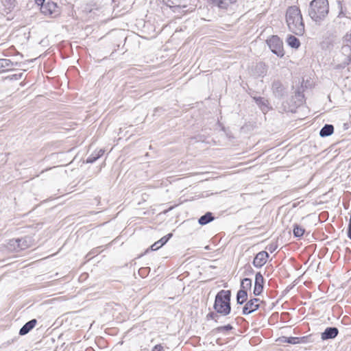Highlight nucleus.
<instances>
[{"label": "nucleus", "instance_id": "obj_31", "mask_svg": "<svg viewBox=\"0 0 351 351\" xmlns=\"http://www.w3.org/2000/svg\"><path fill=\"white\" fill-rule=\"evenodd\" d=\"M182 203H183V202H179L177 204H174L173 205L170 206L169 208H167V209L164 210L163 213H167L168 212H169L171 210H173L175 207L178 206V205H180V204H181Z\"/></svg>", "mask_w": 351, "mask_h": 351}, {"label": "nucleus", "instance_id": "obj_43", "mask_svg": "<svg viewBox=\"0 0 351 351\" xmlns=\"http://www.w3.org/2000/svg\"><path fill=\"white\" fill-rule=\"evenodd\" d=\"M186 201H188V199H186L185 200H184L183 202H186Z\"/></svg>", "mask_w": 351, "mask_h": 351}, {"label": "nucleus", "instance_id": "obj_38", "mask_svg": "<svg viewBox=\"0 0 351 351\" xmlns=\"http://www.w3.org/2000/svg\"><path fill=\"white\" fill-rule=\"evenodd\" d=\"M225 2H227L229 4H232L236 2V0H223Z\"/></svg>", "mask_w": 351, "mask_h": 351}, {"label": "nucleus", "instance_id": "obj_6", "mask_svg": "<svg viewBox=\"0 0 351 351\" xmlns=\"http://www.w3.org/2000/svg\"><path fill=\"white\" fill-rule=\"evenodd\" d=\"M265 282V280L261 271L256 272L255 274L254 285L253 289V294L255 296H259L262 294L264 289Z\"/></svg>", "mask_w": 351, "mask_h": 351}, {"label": "nucleus", "instance_id": "obj_28", "mask_svg": "<svg viewBox=\"0 0 351 351\" xmlns=\"http://www.w3.org/2000/svg\"><path fill=\"white\" fill-rule=\"evenodd\" d=\"M254 273V270L253 269V268L251 267L250 265L246 264L244 266V271H243L244 276H251Z\"/></svg>", "mask_w": 351, "mask_h": 351}, {"label": "nucleus", "instance_id": "obj_19", "mask_svg": "<svg viewBox=\"0 0 351 351\" xmlns=\"http://www.w3.org/2000/svg\"><path fill=\"white\" fill-rule=\"evenodd\" d=\"M252 287V280L249 278H244L241 280L240 289L238 291H244L247 293Z\"/></svg>", "mask_w": 351, "mask_h": 351}, {"label": "nucleus", "instance_id": "obj_40", "mask_svg": "<svg viewBox=\"0 0 351 351\" xmlns=\"http://www.w3.org/2000/svg\"><path fill=\"white\" fill-rule=\"evenodd\" d=\"M260 66H261V67L265 66V65H263V64H260Z\"/></svg>", "mask_w": 351, "mask_h": 351}, {"label": "nucleus", "instance_id": "obj_9", "mask_svg": "<svg viewBox=\"0 0 351 351\" xmlns=\"http://www.w3.org/2000/svg\"><path fill=\"white\" fill-rule=\"evenodd\" d=\"M173 237V233L169 232L167 234L162 237L160 239L153 243L149 248L147 249L145 253H147L149 251H156L164 246L169 239Z\"/></svg>", "mask_w": 351, "mask_h": 351}, {"label": "nucleus", "instance_id": "obj_36", "mask_svg": "<svg viewBox=\"0 0 351 351\" xmlns=\"http://www.w3.org/2000/svg\"><path fill=\"white\" fill-rule=\"evenodd\" d=\"M98 253H99V247H97V248H94V249H93V250L90 252V253H89V254H88V255H93V256H94L95 254H98Z\"/></svg>", "mask_w": 351, "mask_h": 351}, {"label": "nucleus", "instance_id": "obj_41", "mask_svg": "<svg viewBox=\"0 0 351 351\" xmlns=\"http://www.w3.org/2000/svg\"><path fill=\"white\" fill-rule=\"evenodd\" d=\"M219 339H217V343H219Z\"/></svg>", "mask_w": 351, "mask_h": 351}, {"label": "nucleus", "instance_id": "obj_5", "mask_svg": "<svg viewBox=\"0 0 351 351\" xmlns=\"http://www.w3.org/2000/svg\"><path fill=\"white\" fill-rule=\"evenodd\" d=\"M325 202L317 201L316 199H311L306 203H304V200L298 202V203H293L291 206L292 208H295L297 206H300V208H304L306 212L313 213L320 209L317 208V206L322 205Z\"/></svg>", "mask_w": 351, "mask_h": 351}, {"label": "nucleus", "instance_id": "obj_26", "mask_svg": "<svg viewBox=\"0 0 351 351\" xmlns=\"http://www.w3.org/2000/svg\"><path fill=\"white\" fill-rule=\"evenodd\" d=\"M272 89L274 93H277L278 95H280L282 92V86L279 82H275L272 84Z\"/></svg>", "mask_w": 351, "mask_h": 351}, {"label": "nucleus", "instance_id": "obj_37", "mask_svg": "<svg viewBox=\"0 0 351 351\" xmlns=\"http://www.w3.org/2000/svg\"><path fill=\"white\" fill-rule=\"evenodd\" d=\"M45 0H35L36 3L38 5H41L43 3H45Z\"/></svg>", "mask_w": 351, "mask_h": 351}, {"label": "nucleus", "instance_id": "obj_35", "mask_svg": "<svg viewBox=\"0 0 351 351\" xmlns=\"http://www.w3.org/2000/svg\"><path fill=\"white\" fill-rule=\"evenodd\" d=\"M95 153V154L99 157V158L103 156V154H104V150L101 149L99 150H97L95 152H94Z\"/></svg>", "mask_w": 351, "mask_h": 351}, {"label": "nucleus", "instance_id": "obj_15", "mask_svg": "<svg viewBox=\"0 0 351 351\" xmlns=\"http://www.w3.org/2000/svg\"><path fill=\"white\" fill-rule=\"evenodd\" d=\"M343 53H348V56L351 58V33L346 34L343 39Z\"/></svg>", "mask_w": 351, "mask_h": 351}, {"label": "nucleus", "instance_id": "obj_44", "mask_svg": "<svg viewBox=\"0 0 351 351\" xmlns=\"http://www.w3.org/2000/svg\"><path fill=\"white\" fill-rule=\"evenodd\" d=\"M212 2L213 1V0H210Z\"/></svg>", "mask_w": 351, "mask_h": 351}, {"label": "nucleus", "instance_id": "obj_1", "mask_svg": "<svg viewBox=\"0 0 351 351\" xmlns=\"http://www.w3.org/2000/svg\"><path fill=\"white\" fill-rule=\"evenodd\" d=\"M286 23L289 30L297 36L304 34V23L300 8L296 5L287 8L285 15Z\"/></svg>", "mask_w": 351, "mask_h": 351}, {"label": "nucleus", "instance_id": "obj_3", "mask_svg": "<svg viewBox=\"0 0 351 351\" xmlns=\"http://www.w3.org/2000/svg\"><path fill=\"white\" fill-rule=\"evenodd\" d=\"M328 12L329 4L328 0H313L309 4L308 15L316 23L324 20Z\"/></svg>", "mask_w": 351, "mask_h": 351}, {"label": "nucleus", "instance_id": "obj_7", "mask_svg": "<svg viewBox=\"0 0 351 351\" xmlns=\"http://www.w3.org/2000/svg\"><path fill=\"white\" fill-rule=\"evenodd\" d=\"M33 238L30 236H25L21 238L14 239L10 241V244L12 245H15L19 248V250H25L29 247L32 245L33 242Z\"/></svg>", "mask_w": 351, "mask_h": 351}, {"label": "nucleus", "instance_id": "obj_24", "mask_svg": "<svg viewBox=\"0 0 351 351\" xmlns=\"http://www.w3.org/2000/svg\"><path fill=\"white\" fill-rule=\"evenodd\" d=\"M221 315L217 313L215 311H210L206 316L207 321L213 320L215 323H218L219 318Z\"/></svg>", "mask_w": 351, "mask_h": 351}, {"label": "nucleus", "instance_id": "obj_23", "mask_svg": "<svg viewBox=\"0 0 351 351\" xmlns=\"http://www.w3.org/2000/svg\"><path fill=\"white\" fill-rule=\"evenodd\" d=\"M13 65L12 62L8 59H0V73L8 70Z\"/></svg>", "mask_w": 351, "mask_h": 351}, {"label": "nucleus", "instance_id": "obj_11", "mask_svg": "<svg viewBox=\"0 0 351 351\" xmlns=\"http://www.w3.org/2000/svg\"><path fill=\"white\" fill-rule=\"evenodd\" d=\"M58 5L54 2H47L40 5V11L45 15L56 14L58 13Z\"/></svg>", "mask_w": 351, "mask_h": 351}, {"label": "nucleus", "instance_id": "obj_39", "mask_svg": "<svg viewBox=\"0 0 351 351\" xmlns=\"http://www.w3.org/2000/svg\"><path fill=\"white\" fill-rule=\"evenodd\" d=\"M343 206L346 208V203L343 202Z\"/></svg>", "mask_w": 351, "mask_h": 351}, {"label": "nucleus", "instance_id": "obj_20", "mask_svg": "<svg viewBox=\"0 0 351 351\" xmlns=\"http://www.w3.org/2000/svg\"><path fill=\"white\" fill-rule=\"evenodd\" d=\"M305 232V229L298 223L293 225V234L295 238H301Z\"/></svg>", "mask_w": 351, "mask_h": 351}, {"label": "nucleus", "instance_id": "obj_14", "mask_svg": "<svg viewBox=\"0 0 351 351\" xmlns=\"http://www.w3.org/2000/svg\"><path fill=\"white\" fill-rule=\"evenodd\" d=\"M234 330V327L232 324H228L226 325L217 326L211 330L213 335L222 334L223 335H228L231 330Z\"/></svg>", "mask_w": 351, "mask_h": 351}, {"label": "nucleus", "instance_id": "obj_2", "mask_svg": "<svg viewBox=\"0 0 351 351\" xmlns=\"http://www.w3.org/2000/svg\"><path fill=\"white\" fill-rule=\"evenodd\" d=\"M231 290L221 289L219 291L215 297L213 308L222 316L230 314L231 307Z\"/></svg>", "mask_w": 351, "mask_h": 351}, {"label": "nucleus", "instance_id": "obj_32", "mask_svg": "<svg viewBox=\"0 0 351 351\" xmlns=\"http://www.w3.org/2000/svg\"><path fill=\"white\" fill-rule=\"evenodd\" d=\"M163 346L161 344H157L154 346L152 350V351H162Z\"/></svg>", "mask_w": 351, "mask_h": 351}, {"label": "nucleus", "instance_id": "obj_42", "mask_svg": "<svg viewBox=\"0 0 351 351\" xmlns=\"http://www.w3.org/2000/svg\"><path fill=\"white\" fill-rule=\"evenodd\" d=\"M186 201H188V199H186L185 200H184L183 202H186Z\"/></svg>", "mask_w": 351, "mask_h": 351}, {"label": "nucleus", "instance_id": "obj_27", "mask_svg": "<svg viewBox=\"0 0 351 351\" xmlns=\"http://www.w3.org/2000/svg\"><path fill=\"white\" fill-rule=\"evenodd\" d=\"M213 3L223 9H227L228 7V3L223 0H213Z\"/></svg>", "mask_w": 351, "mask_h": 351}, {"label": "nucleus", "instance_id": "obj_29", "mask_svg": "<svg viewBox=\"0 0 351 351\" xmlns=\"http://www.w3.org/2000/svg\"><path fill=\"white\" fill-rule=\"evenodd\" d=\"M98 158H99V157L95 154V152H93L87 158L86 162L87 163H93V162H95Z\"/></svg>", "mask_w": 351, "mask_h": 351}, {"label": "nucleus", "instance_id": "obj_10", "mask_svg": "<svg viewBox=\"0 0 351 351\" xmlns=\"http://www.w3.org/2000/svg\"><path fill=\"white\" fill-rule=\"evenodd\" d=\"M339 334V329L335 326H329L321 333L322 341L335 339Z\"/></svg>", "mask_w": 351, "mask_h": 351}, {"label": "nucleus", "instance_id": "obj_13", "mask_svg": "<svg viewBox=\"0 0 351 351\" xmlns=\"http://www.w3.org/2000/svg\"><path fill=\"white\" fill-rule=\"evenodd\" d=\"M36 319H32L26 322L19 330V334L23 336L29 333L36 325Z\"/></svg>", "mask_w": 351, "mask_h": 351}, {"label": "nucleus", "instance_id": "obj_33", "mask_svg": "<svg viewBox=\"0 0 351 351\" xmlns=\"http://www.w3.org/2000/svg\"><path fill=\"white\" fill-rule=\"evenodd\" d=\"M251 302L254 304H260L261 303H263V301H261V300L258 298H253L250 299Z\"/></svg>", "mask_w": 351, "mask_h": 351}, {"label": "nucleus", "instance_id": "obj_4", "mask_svg": "<svg viewBox=\"0 0 351 351\" xmlns=\"http://www.w3.org/2000/svg\"><path fill=\"white\" fill-rule=\"evenodd\" d=\"M266 43L272 53L280 58L284 56L283 43L278 36H271L266 40Z\"/></svg>", "mask_w": 351, "mask_h": 351}, {"label": "nucleus", "instance_id": "obj_21", "mask_svg": "<svg viewBox=\"0 0 351 351\" xmlns=\"http://www.w3.org/2000/svg\"><path fill=\"white\" fill-rule=\"evenodd\" d=\"M287 44L292 48L298 49L300 45V42L295 36L289 35L287 38Z\"/></svg>", "mask_w": 351, "mask_h": 351}, {"label": "nucleus", "instance_id": "obj_25", "mask_svg": "<svg viewBox=\"0 0 351 351\" xmlns=\"http://www.w3.org/2000/svg\"><path fill=\"white\" fill-rule=\"evenodd\" d=\"M280 341L282 343H287L289 344H298V339H297V337H285L282 336L280 337Z\"/></svg>", "mask_w": 351, "mask_h": 351}, {"label": "nucleus", "instance_id": "obj_18", "mask_svg": "<svg viewBox=\"0 0 351 351\" xmlns=\"http://www.w3.org/2000/svg\"><path fill=\"white\" fill-rule=\"evenodd\" d=\"M334 132V127L330 124H326L320 130L319 135L322 137L330 136Z\"/></svg>", "mask_w": 351, "mask_h": 351}, {"label": "nucleus", "instance_id": "obj_30", "mask_svg": "<svg viewBox=\"0 0 351 351\" xmlns=\"http://www.w3.org/2000/svg\"><path fill=\"white\" fill-rule=\"evenodd\" d=\"M278 248V244L276 243H271L269 244L266 249L270 252L273 253Z\"/></svg>", "mask_w": 351, "mask_h": 351}, {"label": "nucleus", "instance_id": "obj_8", "mask_svg": "<svg viewBox=\"0 0 351 351\" xmlns=\"http://www.w3.org/2000/svg\"><path fill=\"white\" fill-rule=\"evenodd\" d=\"M269 255L266 251H261L257 253L254 258L252 265L256 268H261L267 261Z\"/></svg>", "mask_w": 351, "mask_h": 351}, {"label": "nucleus", "instance_id": "obj_12", "mask_svg": "<svg viewBox=\"0 0 351 351\" xmlns=\"http://www.w3.org/2000/svg\"><path fill=\"white\" fill-rule=\"evenodd\" d=\"M259 308H260V304H254L251 302L250 300H249L246 302V303L243 306L242 314L243 315H248L256 311Z\"/></svg>", "mask_w": 351, "mask_h": 351}, {"label": "nucleus", "instance_id": "obj_34", "mask_svg": "<svg viewBox=\"0 0 351 351\" xmlns=\"http://www.w3.org/2000/svg\"><path fill=\"white\" fill-rule=\"evenodd\" d=\"M298 339V344L306 343V337H297Z\"/></svg>", "mask_w": 351, "mask_h": 351}, {"label": "nucleus", "instance_id": "obj_22", "mask_svg": "<svg viewBox=\"0 0 351 351\" xmlns=\"http://www.w3.org/2000/svg\"><path fill=\"white\" fill-rule=\"evenodd\" d=\"M254 99L256 104L261 108L263 111L267 110L268 107V101L264 97H254Z\"/></svg>", "mask_w": 351, "mask_h": 351}, {"label": "nucleus", "instance_id": "obj_16", "mask_svg": "<svg viewBox=\"0 0 351 351\" xmlns=\"http://www.w3.org/2000/svg\"><path fill=\"white\" fill-rule=\"evenodd\" d=\"M215 219V217L213 215V213L208 211L198 219V223L201 226H205L213 221Z\"/></svg>", "mask_w": 351, "mask_h": 351}, {"label": "nucleus", "instance_id": "obj_17", "mask_svg": "<svg viewBox=\"0 0 351 351\" xmlns=\"http://www.w3.org/2000/svg\"><path fill=\"white\" fill-rule=\"evenodd\" d=\"M248 295L246 291H238L236 295L237 304L238 305H242L245 304L247 301Z\"/></svg>", "mask_w": 351, "mask_h": 351}]
</instances>
